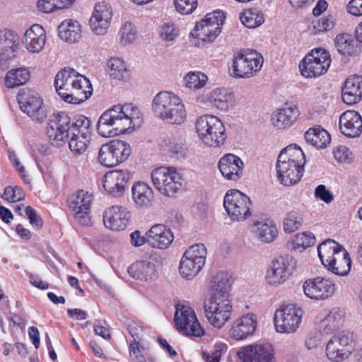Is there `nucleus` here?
Segmentation results:
<instances>
[{"instance_id": "obj_36", "label": "nucleus", "mask_w": 362, "mask_h": 362, "mask_svg": "<svg viewBox=\"0 0 362 362\" xmlns=\"http://www.w3.org/2000/svg\"><path fill=\"white\" fill-rule=\"evenodd\" d=\"M129 275L135 279L151 281L156 278V269L149 261H137L128 268Z\"/></svg>"}, {"instance_id": "obj_42", "label": "nucleus", "mask_w": 362, "mask_h": 362, "mask_svg": "<svg viewBox=\"0 0 362 362\" xmlns=\"http://www.w3.org/2000/svg\"><path fill=\"white\" fill-rule=\"evenodd\" d=\"M132 198L136 205L148 206L153 199L152 189L144 182L134 183L132 188Z\"/></svg>"}, {"instance_id": "obj_8", "label": "nucleus", "mask_w": 362, "mask_h": 362, "mask_svg": "<svg viewBox=\"0 0 362 362\" xmlns=\"http://www.w3.org/2000/svg\"><path fill=\"white\" fill-rule=\"evenodd\" d=\"M207 250L204 244L190 246L182 255L179 271L180 275L187 279H192L202 269L206 262Z\"/></svg>"}, {"instance_id": "obj_28", "label": "nucleus", "mask_w": 362, "mask_h": 362, "mask_svg": "<svg viewBox=\"0 0 362 362\" xmlns=\"http://www.w3.org/2000/svg\"><path fill=\"white\" fill-rule=\"evenodd\" d=\"M218 165L222 175L228 180L237 181L243 175V162L234 154L223 156Z\"/></svg>"}, {"instance_id": "obj_11", "label": "nucleus", "mask_w": 362, "mask_h": 362, "mask_svg": "<svg viewBox=\"0 0 362 362\" xmlns=\"http://www.w3.org/2000/svg\"><path fill=\"white\" fill-rule=\"evenodd\" d=\"M21 110L33 121L42 123L47 116L45 106L39 93L30 88H21L17 95Z\"/></svg>"}, {"instance_id": "obj_17", "label": "nucleus", "mask_w": 362, "mask_h": 362, "mask_svg": "<svg viewBox=\"0 0 362 362\" xmlns=\"http://www.w3.org/2000/svg\"><path fill=\"white\" fill-rule=\"evenodd\" d=\"M292 257L280 256L275 258L269 265L265 275L267 283L277 287L283 284L291 274Z\"/></svg>"}, {"instance_id": "obj_41", "label": "nucleus", "mask_w": 362, "mask_h": 362, "mask_svg": "<svg viewBox=\"0 0 362 362\" xmlns=\"http://www.w3.org/2000/svg\"><path fill=\"white\" fill-rule=\"evenodd\" d=\"M335 46L339 53L350 56L358 54L361 47L357 38L355 40L347 34L337 35L335 39Z\"/></svg>"}, {"instance_id": "obj_16", "label": "nucleus", "mask_w": 362, "mask_h": 362, "mask_svg": "<svg viewBox=\"0 0 362 362\" xmlns=\"http://www.w3.org/2000/svg\"><path fill=\"white\" fill-rule=\"evenodd\" d=\"M175 322L177 330L182 334L200 337L204 334L193 309L189 306L177 305L175 313Z\"/></svg>"}, {"instance_id": "obj_29", "label": "nucleus", "mask_w": 362, "mask_h": 362, "mask_svg": "<svg viewBox=\"0 0 362 362\" xmlns=\"http://www.w3.org/2000/svg\"><path fill=\"white\" fill-rule=\"evenodd\" d=\"M257 317L252 313H248L235 320L231 329L230 335L236 340H242L252 335L256 329Z\"/></svg>"}, {"instance_id": "obj_32", "label": "nucleus", "mask_w": 362, "mask_h": 362, "mask_svg": "<svg viewBox=\"0 0 362 362\" xmlns=\"http://www.w3.org/2000/svg\"><path fill=\"white\" fill-rule=\"evenodd\" d=\"M45 40L46 35L43 28L35 24L26 30L23 42L29 52L38 53L44 48Z\"/></svg>"}, {"instance_id": "obj_55", "label": "nucleus", "mask_w": 362, "mask_h": 362, "mask_svg": "<svg viewBox=\"0 0 362 362\" xmlns=\"http://www.w3.org/2000/svg\"><path fill=\"white\" fill-rule=\"evenodd\" d=\"M136 29L130 22H126L120 30V42L123 45L132 43L136 39Z\"/></svg>"}, {"instance_id": "obj_26", "label": "nucleus", "mask_w": 362, "mask_h": 362, "mask_svg": "<svg viewBox=\"0 0 362 362\" xmlns=\"http://www.w3.org/2000/svg\"><path fill=\"white\" fill-rule=\"evenodd\" d=\"M339 129L346 137H358L362 132V118L354 110L344 112L339 117Z\"/></svg>"}, {"instance_id": "obj_46", "label": "nucleus", "mask_w": 362, "mask_h": 362, "mask_svg": "<svg viewBox=\"0 0 362 362\" xmlns=\"http://www.w3.org/2000/svg\"><path fill=\"white\" fill-rule=\"evenodd\" d=\"M90 140V136L85 137V135H68L65 139V142H69V147L71 151L76 156L83 154L88 148Z\"/></svg>"}, {"instance_id": "obj_61", "label": "nucleus", "mask_w": 362, "mask_h": 362, "mask_svg": "<svg viewBox=\"0 0 362 362\" xmlns=\"http://www.w3.org/2000/svg\"><path fill=\"white\" fill-rule=\"evenodd\" d=\"M141 349H144V347L141 344H137L136 343H130L129 344V354L134 362H146L147 357L141 354Z\"/></svg>"}, {"instance_id": "obj_44", "label": "nucleus", "mask_w": 362, "mask_h": 362, "mask_svg": "<svg viewBox=\"0 0 362 362\" xmlns=\"http://www.w3.org/2000/svg\"><path fill=\"white\" fill-rule=\"evenodd\" d=\"M278 160L294 163L298 165L303 166L305 163V156L299 146L296 144H291L281 151Z\"/></svg>"}, {"instance_id": "obj_18", "label": "nucleus", "mask_w": 362, "mask_h": 362, "mask_svg": "<svg viewBox=\"0 0 362 362\" xmlns=\"http://www.w3.org/2000/svg\"><path fill=\"white\" fill-rule=\"evenodd\" d=\"M232 305L230 300L209 299L204 305L205 315L214 327L221 328L229 320Z\"/></svg>"}, {"instance_id": "obj_23", "label": "nucleus", "mask_w": 362, "mask_h": 362, "mask_svg": "<svg viewBox=\"0 0 362 362\" xmlns=\"http://www.w3.org/2000/svg\"><path fill=\"white\" fill-rule=\"evenodd\" d=\"M347 335L334 336L328 341L326 347V355L333 362H341L347 358L352 350Z\"/></svg>"}, {"instance_id": "obj_40", "label": "nucleus", "mask_w": 362, "mask_h": 362, "mask_svg": "<svg viewBox=\"0 0 362 362\" xmlns=\"http://www.w3.org/2000/svg\"><path fill=\"white\" fill-rule=\"evenodd\" d=\"M208 100L216 108L221 110H227L233 105L234 95L226 88H216L214 90Z\"/></svg>"}, {"instance_id": "obj_35", "label": "nucleus", "mask_w": 362, "mask_h": 362, "mask_svg": "<svg viewBox=\"0 0 362 362\" xmlns=\"http://www.w3.org/2000/svg\"><path fill=\"white\" fill-rule=\"evenodd\" d=\"M18 37L15 32L4 30L0 33V63L11 59L18 46Z\"/></svg>"}, {"instance_id": "obj_53", "label": "nucleus", "mask_w": 362, "mask_h": 362, "mask_svg": "<svg viewBox=\"0 0 362 362\" xmlns=\"http://www.w3.org/2000/svg\"><path fill=\"white\" fill-rule=\"evenodd\" d=\"M243 24L248 28H254L264 22L263 16L258 11H247L240 16Z\"/></svg>"}, {"instance_id": "obj_31", "label": "nucleus", "mask_w": 362, "mask_h": 362, "mask_svg": "<svg viewBox=\"0 0 362 362\" xmlns=\"http://www.w3.org/2000/svg\"><path fill=\"white\" fill-rule=\"evenodd\" d=\"M342 100L348 105L358 103L362 98V76H349L342 87Z\"/></svg>"}, {"instance_id": "obj_12", "label": "nucleus", "mask_w": 362, "mask_h": 362, "mask_svg": "<svg viewBox=\"0 0 362 362\" xmlns=\"http://www.w3.org/2000/svg\"><path fill=\"white\" fill-rule=\"evenodd\" d=\"M131 153L132 149L127 142L115 139L100 146L98 159L103 166L112 168L124 162Z\"/></svg>"}, {"instance_id": "obj_49", "label": "nucleus", "mask_w": 362, "mask_h": 362, "mask_svg": "<svg viewBox=\"0 0 362 362\" xmlns=\"http://www.w3.org/2000/svg\"><path fill=\"white\" fill-rule=\"evenodd\" d=\"M165 142L170 153L175 155L179 159L186 158L187 148L182 139L172 136L168 137Z\"/></svg>"}, {"instance_id": "obj_3", "label": "nucleus", "mask_w": 362, "mask_h": 362, "mask_svg": "<svg viewBox=\"0 0 362 362\" xmlns=\"http://www.w3.org/2000/svg\"><path fill=\"white\" fill-rule=\"evenodd\" d=\"M54 86L59 95L71 104H80L92 94L89 81L71 68H64L57 74Z\"/></svg>"}, {"instance_id": "obj_10", "label": "nucleus", "mask_w": 362, "mask_h": 362, "mask_svg": "<svg viewBox=\"0 0 362 362\" xmlns=\"http://www.w3.org/2000/svg\"><path fill=\"white\" fill-rule=\"evenodd\" d=\"M250 199L238 189L228 190L224 197L223 206L233 221H243L252 215Z\"/></svg>"}, {"instance_id": "obj_38", "label": "nucleus", "mask_w": 362, "mask_h": 362, "mask_svg": "<svg viewBox=\"0 0 362 362\" xmlns=\"http://www.w3.org/2000/svg\"><path fill=\"white\" fill-rule=\"evenodd\" d=\"M252 228L258 240L263 243L272 242L278 234L275 224L269 220L261 219L256 221Z\"/></svg>"}, {"instance_id": "obj_14", "label": "nucleus", "mask_w": 362, "mask_h": 362, "mask_svg": "<svg viewBox=\"0 0 362 362\" xmlns=\"http://www.w3.org/2000/svg\"><path fill=\"white\" fill-rule=\"evenodd\" d=\"M303 311L293 304L284 305L276 310L274 324L280 333H293L299 327Z\"/></svg>"}, {"instance_id": "obj_47", "label": "nucleus", "mask_w": 362, "mask_h": 362, "mask_svg": "<svg viewBox=\"0 0 362 362\" xmlns=\"http://www.w3.org/2000/svg\"><path fill=\"white\" fill-rule=\"evenodd\" d=\"M315 243V238L313 233L310 232H303L298 233L294 239L288 243V248L291 250H302L305 249Z\"/></svg>"}, {"instance_id": "obj_37", "label": "nucleus", "mask_w": 362, "mask_h": 362, "mask_svg": "<svg viewBox=\"0 0 362 362\" xmlns=\"http://www.w3.org/2000/svg\"><path fill=\"white\" fill-rule=\"evenodd\" d=\"M344 322V312L339 308H333L327 315L320 321V331L329 334L339 329Z\"/></svg>"}, {"instance_id": "obj_52", "label": "nucleus", "mask_w": 362, "mask_h": 362, "mask_svg": "<svg viewBox=\"0 0 362 362\" xmlns=\"http://www.w3.org/2000/svg\"><path fill=\"white\" fill-rule=\"evenodd\" d=\"M207 80L206 75L199 71L189 72L185 77L186 86L194 90L203 88Z\"/></svg>"}, {"instance_id": "obj_1", "label": "nucleus", "mask_w": 362, "mask_h": 362, "mask_svg": "<svg viewBox=\"0 0 362 362\" xmlns=\"http://www.w3.org/2000/svg\"><path fill=\"white\" fill-rule=\"evenodd\" d=\"M140 112L132 104L117 105L105 111L97 123V130L103 137H113L130 132L140 127Z\"/></svg>"}, {"instance_id": "obj_2", "label": "nucleus", "mask_w": 362, "mask_h": 362, "mask_svg": "<svg viewBox=\"0 0 362 362\" xmlns=\"http://www.w3.org/2000/svg\"><path fill=\"white\" fill-rule=\"evenodd\" d=\"M47 134L52 146L60 147L68 135L91 136V121L82 115L71 118L64 112L53 114L49 118Z\"/></svg>"}, {"instance_id": "obj_60", "label": "nucleus", "mask_w": 362, "mask_h": 362, "mask_svg": "<svg viewBox=\"0 0 362 362\" xmlns=\"http://www.w3.org/2000/svg\"><path fill=\"white\" fill-rule=\"evenodd\" d=\"M325 335H327L325 333L320 331V326L318 325V330L311 333L306 340L305 345L308 349H312L320 345Z\"/></svg>"}, {"instance_id": "obj_56", "label": "nucleus", "mask_w": 362, "mask_h": 362, "mask_svg": "<svg viewBox=\"0 0 362 362\" xmlns=\"http://www.w3.org/2000/svg\"><path fill=\"white\" fill-rule=\"evenodd\" d=\"M1 197L10 202H16L24 199L25 194L23 191L18 186L6 187Z\"/></svg>"}, {"instance_id": "obj_45", "label": "nucleus", "mask_w": 362, "mask_h": 362, "mask_svg": "<svg viewBox=\"0 0 362 362\" xmlns=\"http://www.w3.org/2000/svg\"><path fill=\"white\" fill-rule=\"evenodd\" d=\"M30 79V72L26 68H18L8 71L5 77V84L13 88L25 84Z\"/></svg>"}, {"instance_id": "obj_58", "label": "nucleus", "mask_w": 362, "mask_h": 362, "mask_svg": "<svg viewBox=\"0 0 362 362\" xmlns=\"http://www.w3.org/2000/svg\"><path fill=\"white\" fill-rule=\"evenodd\" d=\"M177 11L182 14L192 13L197 6V0H175Z\"/></svg>"}, {"instance_id": "obj_13", "label": "nucleus", "mask_w": 362, "mask_h": 362, "mask_svg": "<svg viewBox=\"0 0 362 362\" xmlns=\"http://www.w3.org/2000/svg\"><path fill=\"white\" fill-rule=\"evenodd\" d=\"M331 64L329 53L322 48L313 49L299 64L301 74L306 78L325 74Z\"/></svg>"}, {"instance_id": "obj_57", "label": "nucleus", "mask_w": 362, "mask_h": 362, "mask_svg": "<svg viewBox=\"0 0 362 362\" xmlns=\"http://www.w3.org/2000/svg\"><path fill=\"white\" fill-rule=\"evenodd\" d=\"M178 28L171 22L164 23L160 28V36L167 41L173 40L178 35Z\"/></svg>"}, {"instance_id": "obj_7", "label": "nucleus", "mask_w": 362, "mask_h": 362, "mask_svg": "<svg viewBox=\"0 0 362 362\" xmlns=\"http://www.w3.org/2000/svg\"><path fill=\"white\" fill-rule=\"evenodd\" d=\"M151 177L156 189L167 197H173L185 185L182 174L174 167L157 168L151 172Z\"/></svg>"}, {"instance_id": "obj_64", "label": "nucleus", "mask_w": 362, "mask_h": 362, "mask_svg": "<svg viewBox=\"0 0 362 362\" xmlns=\"http://www.w3.org/2000/svg\"><path fill=\"white\" fill-rule=\"evenodd\" d=\"M347 10L351 15L362 16V0H351L347 5Z\"/></svg>"}, {"instance_id": "obj_25", "label": "nucleus", "mask_w": 362, "mask_h": 362, "mask_svg": "<svg viewBox=\"0 0 362 362\" xmlns=\"http://www.w3.org/2000/svg\"><path fill=\"white\" fill-rule=\"evenodd\" d=\"M130 179L127 170H115L107 173L103 179L105 189L112 196L122 194Z\"/></svg>"}, {"instance_id": "obj_43", "label": "nucleus", "mask_w": 362, "mask_h": 362, "mask_svg": "<svg viewBox=\"0 0 362 362\" xmlns=\"http://www.w3.org/2000/svg\"><path fill=\"white\" fill-rule=\"evenodd\" d=\"M305 139L317 148H325L331 141L329 134L320 127L310 128L305 134Z\"/></svg>"}, {"instance_id": "obj_22", "label": "nucleus", "mask_w": 362, "mask_h": 362, "mask_svg": "<svg viewBox=\"0 0 362 362\" xmlns=\"http://www.w3.org/2000/svg\"><path fill=\"white\" fill-rule=\"evenodd\" d=\"M91 197L88 192L79 190L69 198V206L75 218L82 225H87L90 222L88 211L92 201Z\"/></svg>"}, {"instance_id": "obj_20", "label": "nucleus", "mask_w": 362, "mask_h": 362, "mask_svg": "<svg viewBox=\"0 0 362 362\" xmlns=\"http://www.w3.org/2000/svg\"><path fill=\"white\" fill-rule=\"evenodd\" d=\"M303 291L307 297L322 300L333 295L335 285L328 279L317 277L305 281L303 284Z\"/></svg>"}, {"instance_id": "obj_48", "label": "nucleus", "mask_w": 362, "mask_h": 362, "mask_svg": "<svg viewBox=\"0 0 362 362\" xmlns=\"http://www.w3.org/2000/svg\"><path fill=\"white\" fill-rule=\"evenodd\" d=\"M303 223V214L296 210L288 212L284 220V230L286 233H293L298 230Z\"/></svg>"}, {"instance_id": "obj_9", "label": "nucleus", "mask_w": 362, "mask_h": 362, "mask_svg": "<svg viewBox=\"0 0 362 362\" xmlns=\"http://www.w3.org/2000/svg\"><path fill=\"white\" fill-rule=\"evenodd\" d=\"M263 62V57L255 51L238 52L233 56V76L238 78H250L260 71Z\"/></svg>"}, {"instance_id": "obj_51", "label": "nucleus", "mask_w": 362, "mask_h": 362, "mask_svg": "<svg viewBox=\"0 0 362 362\" xmlns=\"http://www.w3.org/2000/svg\"><path fill=\"white\" fill-rule=\"evenodd\" d=\"M75 0H39L38 8L44 13H51L57 9H63L71 5Z\"/></svg>"}, {"instance_id": "obj_62", "label": "nucleus", "mask_w": 362, "mask_h": 362, "mask_svg": "<svg viewBox=\"0 0 362 362\" xmlns=\"http://www.w3.org/2000/svg\"><path fill=\"white\" fill-rule=\"evenodd\" d=\"M315 196L326 204H329L334 200L333 194L327 189L324 185H320L315 188Z\"/></svg>"}, {"instance_id": "obj_4", "label": "nucleus", "mask_w": 362, "mask_h": 362, "mask_svg": "<svg viewBox=\"0 0 362 362\" xmlns=\"http://www.w3.org/2000/svg\"><path fill=\"white\" fill-rule=\"evenodd\" d=\"M155 116L170 124H181L186 119V110L182 99L171 92L161 91L152 101Z\"/></svg>"}, {"instance_id": "obj_59", "label": "nucleus", "mask_w": 362, "mask_h": 362, "mask_svg": "<svg viewBox=\"0 0 362 362\" xmlns=\"http://www.w3.org/2000/svg\"><path fill=\"white\" fill-rule=\"evenodd\" d=\"M224 345L216 344L209 351H203V358L206 362H219Z\"/></svg>"}, {"instance_id": "obj_27", "label": "nucleus", "mask_w": 362, "mask_h": 362, "mask_svg": "<svg viewBox=\"0 0 362 362\" xmlns=\"http://www.w3.org/2000/svg\"><path fill=\"white\" fill-rule=\"evenodd\" d=\"M146 235L147 243L159 249L168 248L174 240L171 230L163 224L153 225Z\"/></svg>"}, {"instance_id": "obj_39", "label": "nucleus", "mask_w": 362, "mask_h": 362, "mask_svg": "<svg viewBox=\"0 0 362 362\" xmlns=\"http://www.w3.org/2000/svg\"><path fill=\"white\" fill-rule=\"evenodd\" d=\"M60 38L69 43H75L81 37V25L73 20H65L58 27Z\"/></svg>"}, {"instance_id": "obj_21", "label": "nucleus", "mask_w": 362, "mask_h": 362, "mask_svg": "<svg viewBox=\"0 0 362 362\" xmlns=\"http://www.w3.org/2000/svg\"><path fill=\"white\" fill-rule=\"evenodd\" d=\"M112 16V8L108 3H97L89 21L91 30L96 35H104L110 25Z\"/></svg>"}, {"instance_id": "obj_50", "label": "nucleus", "mask_w": 362, "mask_h": 362, "mask_svg": "<svg viewBox=\"0 0 362 362\" xmlns=\"http://www.w3.org/2000/svg\"><path fill=\"white\" fill-rule=\"evenodd\" d=\"M108 67L110 69V74L114 78L124 80L129 76L124 62L120 58H110L108 62Z\"/></svg>"}, {"instance_id": "obj_54", "label": "nucleus", "mask_w": 362, "mask_h": 362, "mask_svg": "<svg viewBox=\"0 0 362 362\" xmlns=\"http://www.w3.org/2000/svg\"><path fill=\"white\" fill-rule=\"evenodd\" d=\"M334 18L332 15L313 21V27L315 34L330 30L334 28Z\"/></svg>"}, {"instance_id": "obj_33", "label": "nucleus", "mask_w": 362, "mask_h": 362, "mask_svg": "<svg viewBox=\"0 0 362 362\" xmlns=\"http://www.w3.org/2000/svg\"><path fill=\"white\" fill-rule=\"evenodd\" d=\"M230 284L228 273L221 271L218 272L211 281V297L212 300H230Z\"/></svg>"}, {"instance_id": "obj_30", "label": "nucleus", "mask_w": 362, "mask_h": 362, "mask_svg": "<svg viewBox=\"0 0 362 362\" xmlns=\"http://www.w3.org/2000/svg\"><path fill=\"white\" fill-rule=\"evenodd\" d=\"M276 170L279 179L284 185H292L297 183L301 178L303 166L278 160Z\"/></svg>"}, {"instance_id": "obj_15", "label": "nucleus", "mask_w": 362, "mask_h": 362, "mask_svg": "<svg viewBox=\"0 0 362 362\" xmlns=\"http://www.w3.org/2000/svg\"><path fill=\"white\" fill-rule=\"evenodd\" d=\"M224 18L221 11L208 13L196 24L191 34L202 41L212 42L220 34Z\"/></svg>"}, {"instance_id": "obj_6", "label": "nucleus", "mask_w": 362, "mask_h": 362, "mask_svg": "<svg viewBox=\"0 0 362 362\" xmlns=\"http://www.w3.org/2000/svg\"><path fill=\"white\" fill-rule=\"evenodd\" d=\"M196 132L200 140L209 147L222 146L227 138L224 124L214 115L199 117L196 122Z\"/></svg>"}, {"instance_id": "obj_63", "label": "nucleus", "mask_w": 362, "mask_h": 362, "mask_svg": "<svg viewBox=\"0 0 362 362\" xmlns=\"http://www.w3.org/2000/svg\"><path fill=\"white\" fill-rule=\"evenodd\" d=\"M25 214L31 225L40 228L42 225V219L37 215L36 211L31 206H28L25 208Z\"/></svg>"}, {"instance_id": "obj_24", "label": "nucleus", "mask_w": 362, "mask_h": 362, "mask_svg": "<svg viewBox=\"0 0 362 362\" xmlns=\"http://www.w3.org/2000/svg\"><path fill=\"white\" fill-rule=\"evenodd\" d=\"M130 215L127 208L115 205L106 209L103 213V223L112 230H122L128 223Z\"/></svg>"}, {"instance_id": "obj_19", "label": "nucleus", "mask_w": 362, "mask_h": 362, "mask_svg": "<svg viewBox=\"0 0 362 362\" xmlns=\"http://www.w3.org/2000/svg\"><path fill=\"white\" fill-rule=\"evenodd\" d=\"M238 355L243 362H276L274 349L269 343L242 347Z\"/></svg>"}, {"instance_id": "obj_5", "label": "nucleus", "mask_w": 362, "mask_h": 362, "mask_svg": "<svg viewBox=\"0 0 362 362\" xmlns=\"http://www.w3.org/2000/svg\"><path fill=\"white\" fill-rule=\"evenodd\" d=\"M319 257L322 264L339 276L347 275L351 267L349 252L333 240L328 239L317 247Z\"/></svg>"}, {"instance_id": "obj_34", "label": "nucleus", "mask_w": 362, "mask_h": 362, "mask_svg": "<svg viewBox=\"0 0 362 362\" xmlns=\"http://www.w3.org/2000/svg\"><path fill=\"white\" fill-rule=\"evenodd\" d=\"M300 115L298 107L295 105H288L281 108L272 117V122L274 126L279 129H286L293 125Z\"/></svg>"}]
</instances>
